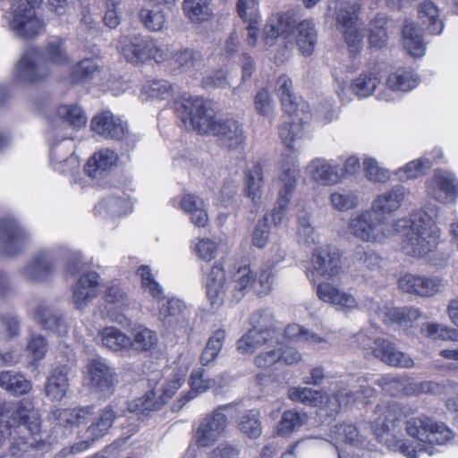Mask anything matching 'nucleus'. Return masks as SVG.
<instances>
[{"label":"nucleus","instance_id":"33","mask_svg":"<svg viewBox=\"0 0 458 458\" xmlns=\"http://www.w3.org/2000/svg\"><path fill=\"white\" fill-rule=\"evenodd\" d=\"M180 206L196 226L205 227L208 225L207 206L202 199L196 195L186 194L182 197Z\"/></svg>","mask_w":458,"mask_h":458},{"label":"nucleus","instance_id":"36","mask_svg":"<svg viewBox=\"0 0 458 458\" xmlns=\"http://www.w3.org/2000/svg\"><path fill=\"white\" fill-rule=\"evenodd\" d=\"M419 19L423 30L431 35H438L444 29V24L439 18L438 7L431 1H423L419 8Z\"/></svg>","mask_w":458,"mask_h":458},{"label":"nucleus","instance_id":"6","mask_svg":"<svg viewBox=\"0 0 458 458\" xmlns=\"http://www.w3.org/2000/svg\"><path fill=\"white\" fill-rule=\"evenodd\" d=\"M117 48L125 60L131 64H140L148 59L162 63L170 54L166 47L141 34L123 36Z\"/></svg>","mask_w":458,"mask_h":458},{"label":"nucleus","instance_id":"56","mask_svg":"<svg viewBox=\"0 0 458 458\" xmlns=\"http://www.w3.org/2000/svg\"><path fill=\"white\" fill-rule=\"evenodd\" d=\"M225 339V331L218 329L208 339L204 351L200 356L202 365L207 366L214 361L218 356Z\"/></svg>","mask_w":458,"mask_h":458},{"label":"nucleus","instance_id":"5","mask_svg":"<svg viewBox=\"0 0 458 458\" xmlns=\"http://www.w3.org/2000/svg\"><path fill=\"white\" fill-rule=\"evenodd\" d=\"M174 109L182 121L189 123L193 131L213 135L218 120L214 109L203 98L184 93L174 102Z\"/></svg>","mask_w":458,"mask_h":458},{"label":"nucleus","instance_id":"37","mask_svg":"<svg viewBox=\"0 0 458 458\" xmlns=\"http://www.w3.org/2000/svg\"><path fill=\"white\" fill-rule=\"evenodd\" d=\"M140 20L150 31H161L166 24V14L162 4H145L140 11Z\"/></svg>","mask_w":458,"mask_h":458},{"label":"nucleus","instance_id":"52","mask_svg":"<svg viewBox=\"0 0 458 458\" xmlns=\"http://www.w3.org/2000/svg\"><path fill=\"white\" fill-rule=\"evenodd\" d=\"M25 431H28V429L18 427H12L7 429V427L4 424L0 427V445L4 443L7 437H10L13 439L12 453L13 455L18 454V452H27L32 446V443H29L25 436L20 437Z\"/></svg>","mask_w":458,"mask_h":458},{"label":"nucleus","instance_id":"26","mask_svg":"<svg viewBox=\"0 0 458 458\" xmlns=\"http://www.w3.org/2000/svg\"><path fill=\"white\" fill-rule=\"evenodd\" d=\"M99 275L89 272L80 277L73 287L72 302L77 310L86 308L98 294Z\"/></svg>","mask_w":458,"mask_h":458},{"label":"nucleus","instance_id":"59","mask_svg":"<svg viewBox=\"0 0 458 458\" xmlns=\"http://www.w3.org/2000/svg\"><path fill=\"white\" fill-rule=\"evenodd\" d=\"M174 62L185 71L197 70L203 66L201 54L191 48H182L174 55Z\"/></svg>","mask_w":458,"mask_h":458},{"label":"nucleus","instance_id":"3","mask_svg":"<svg viewBox=\"0 0 458 458\" xmlns=\"http://www.w3.org/2000/svg\"><path fill=\"white\" fill-rule=\"evenodd\" d=\"M407 225L406 219L391 220L369 208L350 217L347 231L360 242L382 244Z\"/></svg>","mask_w":458,"mask_h":458},{"label":"nucleus","instance_id":"2","mask_svg":"<svg viewBox=\"0 0 458 458\" xmlns=\"http://www.w3.org/2000/svg\"><path fill=\"white\" fill-rule=\"evenodd\" d=\"M69 62L64 40L55 38L47 42L42 52L35 48L24 52L16 66L14 80L20 83H33L49 72L47 64H65Z\"/></svg>","mask_w":458,"mask_h":458},{"label":"nucleus","instance_id":"11","mask_svg":"<svg viewBox=\"0 0 458 458\" xmlns=\"http://www.w3.org/2000/svg\"><path fill=\"white\" fill-rule=\"evenodd\" d=\"M13 5V14L9 21L10 29L20 38H32L40 35L45 30V23L37 16L34 6L42 0H26Z\"/></svg>","mask_w":458,"mask_h":458},{"label":"nucleus","instance_id":"53","mask_svg":"<svg viewBox=\"0 0 458 458\" xmlns=\"http://www.w3.org/2000/svg\"><path fill=\"white\" fill-rule=\"evenodd\" d=\"M276 92L286 113L297 111L296 98L293 93V82L286 75H281L276 81Z\"/></svg>","mask_w":458,"mask_h":458},{"label":"nucleus","instance_id":"10","mask_svg":"<svg viewBox=\"0 0 458 458\" xmlns=\"http://www.w3.org/2000/svg\"><path fill=\"white\" fill-rule=\"evenodd\" d=\"M358 11L356 4L344 2L336 15L337 28L343 33L349 54L352 56L360 52L365 37L364 27L358 21Z\"/></svg>","mask_w":458,"mask_h":458},{"label":"nucleus","instance_id":"21","mask_svg":"<svg viewBox=\"0 0 458 458\" xmlns=\"http://www.w3.org/2000/svg\"><path fill=\"white\" fill-rule=\"evenodd\" d=\"M88 373L91 386L101 392L110 391L117 382L114 369L103 358L91 360Z\"/></svg>","mask_w":458,"mask_h":458},{"label":"nucleus","instance_id":"15","mask_svg":"<svg viewBox=\"0 0 458 458\" xmlns=\"http://www.w3.org/2000/svg\"><path fill=\"white\" fill-rule=\"evenodd\" d=\"M29 233L13 219H0V251L13 256L19 253L29 242Z\"/></svg>","mask_w":458,"mask_h":458},{"label":"nucleus","instance_id":"38","mask_svg":"<svg viewBox=\"0 0 458 458\" xmlns=\"http://www.w3.org/2000/svg\"><path fill=\"white\" fill-rule=\"evenodd\" d=\"M293 27L289 19L284 16L273 17L267 21L264 28V42L267 47H272L276 38H286Z\"/></svg>","mask_w":458,"mask_h":458},{"label":"nucleus","instance_id":"63","mask_svg":"<svg viewBox=\"0 0 458 458\" xmlns=\"http://www.w3.org/2000/svg\"><path fill=\"white\" fill-rule=\"evenodd\" d=\"M99 71V65L95 59L86 58L74 65L71 72V80L74 83L92 78Z\"/></svg>","mask_w":458,"mask_h":458},{"label":"nucleus","instance_id":"9","mask_svg":"<svg viewBox=\"0 0 458 458\" xmlns=\"http://www.w3.org/2000/svg\"><path fill=\"white\" fill-rule=\"evenodd\" d=\"M4 424L7 429L12 427L25 428L31 436L40 431L38 411L32 407L31 403L24 400L17 403L0 401V427Z\"/></svg>","mask_w":458,"mask_h":458},{"label":"nucleus","instance_id":"4","mask_svg":"<svg viewBox=\"0 0 458 458\" xmlns=\"http://www.w3.org/2000/svg\"><path fill=\"white\" fill-rule=\"evenodd\" d=\"M410 230L403 242V250L411 257H424L436 250L440 239V230L433 217L424 210L411 215L408 221Z\"/></svg>","mask_w":458,"mask_h":458},{"label":"nucleus","instance_id":"54","mask_svg":"<svg viewBox=\"0 0 458 458\" xmlns=\"http://www.w3.org/2000/svg\"><path fill=\"white\" fill-rule=\"evenodd\" d=\"M332 207L341 212L355 208L359 205L357 194L347 189H338L333 191L329 197Z\"/></svg>","mask_w":458,"mask_h":458},{"label":"nucleus","instance_id":"23","mask_svg":"<svg viewBox=\"0 0 458 458\" xmlns=\"http://www.w3.org/2000/svg\"><path fill=\"white\" fill-rule=\"evenodd\" d=\"M213 135L218 137L222 144L232 150L242 148L246 140L242 124L231 118L218 119Z\"/></svg>","mask_w":458,"mask_h":458},{"label":"nucleus","instance_id":"49","mask_svg":"<svg viewBox=\"0 0 458 458\" xmlns=\"http://www.w3.org/2000/svg\"><path fill=\"white\" fill-rule=\"evenodd\" d=\"M400 436L394 438L385 437V445L393 452H399L406 458H419L420 454L426 452V445L422 444H414L408 439H401Z\"/></svg>","mask_w":458,"mask_h":458},{"label":"nucleus","instance_id":"60","mask_svg":"<svg viewBox=\"0 0 458 458\" xmlns=\"http://www.w3.org/2000/svg\"><path fill=\"white\" fill-rule=\"evenodd\" d=\"M284 337L289 340L303 342L309 344H315L326 342V340L318 334L302 328L297 324L288 325L284 329Z\"/></svg>","mask_w":458,"mask_h":458},{"label":"nucleus","instance_id":"20","mask_svg":"<svg viewBox=\"0 0 458 458\" xmlns=\"http://www.w3.org/2000/svg\"><path fill=\"white\" fill-rule=\"evenodd\" d=\"M403 292L420 297H430L437 293L442 286V280L413 274H405L398 281Z\"/></svg>","mask_w":458,"mask_h":458},{"label":"nucleus","instance_id":"29","mask_svg":"<svg viewBox=\"0 0 458 458\" xmlns=\"http://www.w3.org/2000/svg\"><path fill=\"white\" fill-rule=\"evenodd\" d=\"M302 119L299 117L297 111L295 113H287L284 116L279 126V136L284 144L291 148L295 149L300 147L299 141L305 135Z\"/></svg>","mask_w":458,"mask_h":458},{"label":"nucleus","instance_id":"24","mask_svg":"<svg viewBox=\"0 0 458 458\" xmlns=\"http://www.w3.org/2000/svg\"><path fill=\"white\" fill-rule=\"evenodd\" d=\"M311 265L318 276L331 278L341 272L340 254L335 248L322 247L313 253Z\"/></svg>","mask_w":458,"mask_h":458},{"label":"nucleus","instance_id":"61","mask_svg":"<svg viewBox=\"0 0 458 458\" xmlns=\"http://www.w3.org/2000/svg\"><path fill=\"white\" fill-rule=\"evenodd\" d=\"M239 428L241 431L249 437H259L262 433L259 411L256 410H250L243 414L240 420Z\"/></svg>","mask_w":458,"mask_h":458},{"label":"nucleus","instance_id":"1","mask_svg":"<svg viewBox=\"0 0 458 458\" xmlns=\"http://www.w3.org/2000/svg\"><path fill=\"white\" fill-rule=\"evenodd\" d=\"M257 275L249 266L239 267L228 280L224 267L215 264L207 273L205 286L213 310H218L227 301H239L252 288Z\"/></svg>","mask_w":458,"mask_h":458},{"label":"nucleus","instance_id":"7","mask_svg":"<svg viewBox=\"0 0 458 458\" xmlns=\"http://www.w3.org/2000/svg\"><path fill=\"white\" fill-rule=\"evenodd\" d=\"M405 431L424 445H446L454 437V432L445 423L425 415L407 420Z\"/></svg>","mask_w":458,"mask_h":458},{"label":"nucleus","instance_id":"42","mask_svg":"<svg viewBox=\"0 0 458 458\" xmlns=\"http://www.w3.org/2000/svg\"><path fill=\"white\" fill-rule=\"evenodd\" d=\"M386 84L391 90L406 92L417 86L418 80L411 70L399 68L394 72L389 74Z\"/></svg>","mask_w":458,"mask_h":458},{"label":"nucleus","instance_id":"12","mask_svg":"<svg viewBox=\"0 0 458 458\" xmlns=\"http://www.w3.org/2000/svg\"><path fill=\"white\" fill-rule=\"evenodd\" d=\"M377 418L374 420V430L377 439L385 444L386 438L401 436L402 421L406 414L402 406L392 402H383L375 407Z\"/></svg>","mask_w":458,"mask_h":458},{"label":"nucleus","instance_id":"13","mask_svg":"<svg viewBox=\"0 0 458 458\" xmlns=\"http://www.w3.org/2000/svg\"><path fill=\"white\" fill-rule=\"evenodd\" d=\"M184 377L178 375L169 381L157 396L156 390L148 391L143 396L128 404V410L140 415L148 416L150 411H157L176 393L184 383Z\"/></svg>","mask_w":458,"mask_h":458},{"label":"nucleus","instance_id":"16","mask_svg":"<svg viewBox=\"0 0 458 458\" xmlns=\"http://www.w3.org/2000/svg\"><path fill=\"white\" fill-rule=\"evenodd\" d=\"M319 300L335 308L337 311L350 313L360 310L358 299L350 292L324 282L317 286Z\"/></svg>","mask_w":458,"mask_h":458},{"label":"nucleus","instance_id":"62","mask_svg":"<svg viewBox=\"0 0 458 458\" xmlns=\"http://www.w3.org/2000/svg\"><path fill=\"white\" fill-rule=\"evenodd\" d=\"M247 195L256 201L260 199L263 186L262 168L259 165H253L246 175Z\"/></svg>","mask_w":458,"mask_h":458},{"label":"nucleus","instance_id":"8","mask_svg":"<svg viewBox=\"0 0 458 458\" xmlns=\"http://www.w3.org/2000/svg\"><path fill=\"white\" fill-rule=\"evenodd\" d=\"M250 319L253 328L249 330L237 344V348L242 353H252L264 344H273L277 335L269 310H259L252 314Z\"/></svg>","mask_w":458,"mask_h":458},{"label":"nucleus","instance_id":"22","mask_svg":"<svg viewBox=\"0 0 458 458\" xmlns=\"http://www.w3.org/2000/svg\"><path fill=\"white\" fill-rule=\"evenodd\" d=\"M306 173L323 186L336 184L341 180V168L331 160L321 157L312 159L306 166Z\"/></svg>","mask_w":458,"mask_h":458},{"label":"nucleus","instance_id":"30","mask_svg":"<svg viewBox=\"0 0 458 458\" xmlns=\"http://www.w3.org/2000/svg\"><path fill=\"white\" fill-rule=\"evenodd\" d=\"M405 191L403 186L397 185L390 191L377 195L372 201L371 209L377 216H386L400 208L404 199Z\"/></svg>","mask_w":458,"mask_h":458},{"label":"nucleus","instance_id":"46","mask_svg":"<svg viewBox=\"0 0 458 458\" xmlns=\"http://www.w3.org/2000/svg\"><path fill=\"white\" fill-rule=\"evenodd\" d=\"M132 339L130 348L139 352H147L154 349L158 343L157 332L144 327L138 326L132 329Z\"/></svg>","mask_w":458,"mask_h":458},{"label":"nucleus","instance_id":"57","mask_svg":"<svg viewBox=\"0 0 458 458\" xmlns=\"http://www.w3.org/2000/svg\"><path fill=\"white\" fill-rule=\"evenodd\" d=\"M215 380L205 376V370L202 369H194L190 377L191 390L185 396V403L193 399L198 394L203 393L215 386Z\"/></svg>","mask_w":458,"mask_h":458},{"label":"nucleus","instance_id":"27","mask_svg":"<svg viewBox=\"0 0 458 458\" xmlns=\"http://www.w3.org/2000/svg\"><path fill=\"white\" fill-rule=\"evenodd\" d=\"M298 176L299 169L297 165L293 164L292 165L283 166V173L280 177L283 186L277 199L278 208L272 214V220L275 223L282 220V212L292 199L296 188Z\"/></svg>","mask_w":458,"mask_h":458},{"label":"nucleus","instance_id":"31","mask_svg":"<svg viewBox=\"0 0 458 458\" xmlns=\"http://www.w3.org/2000/svg\"><path fill=\"white\" fill-rule=\"evenodd\" d=\"M116 153L109 148L96 152L87 162L85 172L91 178H101L117 164Z\"/></svg>","mask_w":458,"mask_h":458},{"label":"nucleus","instance_id":"43","mask_svg":"<svg viewBox=\"0 0 458 458\" xmlns=\"http://www.w3.org/2000/svg\"><path fill=\"white\" fill-rule=\"evenodd\" d=\"M381 258L378 253L368 247L358 246L352 256V262L361 271L378 272Z\"/></svg>","mask_w":458,"mask_h":458},{"label":"nucleus","instance_id":"17","mask_svg":"<svg viewBox=\"0 0 458 458\" xmlns=\"http://www.w3.org/2000/svg\"><path fill=\"white\" fill-rule=\"evenodd\" d=\"M226 425L227 419L221 411V408L201 419L195 435L198 446L208 447L213 445L222 435Z\"/></svg>","mask_w":458,"mask_h":458},{"label":"nucleus","instance_id":"40","mask_svg":"<svg viewBox=\"0 0 458 458\" xmlns=\"http://www.w3.org/2000/svg\"><path fill=\"white\" fill-rule=\"evenodd\" d=\"M287 397L295 403L318 407L324 403L325 394L320 390L310 387L292 386L288 389Z\"/></svg>","mask_w":458,"mask_h":458},{"label":"nucleus","instance_id":"25","mask_svg":"<svg viewBox=\"0 0 458 458\" xmlns=\"http://www.w3.org/2000/svg\"><path fill=\"white\" fill-rule=\"evenodd\" d=\"M33 318L45 330L60 336L68 334L69 325L66 318L62 313L48 305L38 304L33 310Z\"/></svg>","mask_w":458,"mask_h":458},{"label":"nucleus","instance_id":"47","mask_svg":"<svg viewBox=\"0 0 458 458\" xmlns=\"http://www.w3.org/2000/svg\"><path fill=\"white\" fill-rule=\"evenodd\" d=\"M308 415L305 412H300L293 409L285 411L278 422L277 433L280 436H288L299 430L308 422Z\"/></svg>","mask_w":458,"mask_h":458},{"label":"nucleus","instance_id":"14","mask_svg":"<svg viewBox=\"0 0 458 458\" xmlns=\"http://www.w3.org/2000/svg\"><path fill=\"white\" fill-rule=\"evenodd\" d=\"M138 276L141 279V284L153 298L159 301V311L164 317H173L181 314L185 304L179 299L163 298V289L155 280L150 268L148 266H141L137 270Z\"/></svg>","mask_w":458,"mask_h":458},{"label":"nucleus","instance_id":"34","mask_svg":"<svg viewBox=\"0 0 458 458\" xmlns=\"http://www.w3.org/2000/svg\"><path fill=\"white\" fill-rule=\"evenodd\" d=\"M296 45L300 52L306 56L310 55L318 42L315 23L309 20L301 21L295 30Z\"/></svg>","mask_w":458,"mask_h":458},{"label":"nucleus","instance_id":"58","mask_svg":"<svg viewBox=\"0 0 458 458\" xmlns=\"http://www.w3.org/2000/svg\"><path fill=\"white\" fill-rule=\"evenodd\" d=\"M434 181L437 189L454 201L458 197V179L447 171H437Z\"/></svg>","mask_w":458,"mask_h":458},{"label":"nucleus","instance_id":"48","mask_svg":"<svg viewBox=\"0 0 458 458\" xmlns=\"http://www.w3.org/2000/svg\"><path fill=\"white\" fill-rule=\"evenodd\" d=\"M0 386L14 395H21L31 389V383L21 374L3 371L0 373Z\"/></svg>","mask_w":458,"mask_h":458},{"label":"nucleus","instance_id":"45","mask_svg":"<svg viewBox=\"0 0 458 458\" xmlns=\"http://www.w3.org/2000/svg\"><path fill=\"white\" fill-rule=\"evenodd\" d=\"M100 336L103 345L114 352L127 350L131 344V338L114 327H105Z\"/></svg>","mask_w":458,"mask_h":458},{"label":"nucleus","instance_id":"44","mask_svg":"<svg viewBox=\"0 0 458 458\" xmlns=\"http://www.w3.org/2000/svg\"><path fill=\"white\" fill-rule=\"evenodd\" d=\"M331 437L337 443H344L355 447L362 446L364 442L356 426L351 423L335 425L331 430Z\"/></svg>","mask_w":458,"mask_h":458},{"label":"nucleus","instance_id":"51","mask_svg":"<svg viewBox=\"0 0 458 458\" xmlns=\"http://www.w3.org/2000/svg\"><path fill=\"white\" fill-rule=\"evenodd\" d=\"M107 428L102 426L98 420L86 429L83 440L71 446V453L78 454L89 449L94 443L103 437L108 431Z\"/></svg>","mask_w":458,"mask_h":458},{"label":"nucleus","instance_id":"28","mask_svg":"<svg viewBox=\"0 0 458 458\" xmlns=\"http://www.w3.org/2000/svg\"><path fill=\"white\" fill-rule=\"evenodd\" d=\"M373 354L392 367L411 368L414 364L408 354L399 351L394 344L386 339L374 341Z\"/></svg>","mask_w":458,"mask_h":458},{"label":"nucleus","instance_id":"64","mask_svg":"<svg viewBox=\"0 0 458 458\" xmlns=\"http://www.w3.org/2000/svg\"><path fill=\"white\" fill-rule=\"evenodd\" d=\"M51 165L55 170L62 174H73L79 168V159L74 154L63 157L59 150L55 148L51 153Z\"/></svg>","mask_w":458,"mask_h":458},{"label":"nucleus","instance_id":"50","mask_svg":"<svg viewBox=\"0 0 458 458\" xmlns=\"http://www.w3.org/2000/svg\"><path fill=\"white\" fill-rule=\"evenodd\" d=\"M379 82L377 73L372 72H362L352 81L351 90L358 98H368L373 94Z\"/></svg>","mask_w":458,"mask_h":458},{"label":"nucleus","instance_id":"55","mask_svg":"<svg viewBox=\"0 0 458 458\" xmlns=\"http://www.w3.org/2000/svg\"><path fill=\"white\" fill-rule=\"evenodd\" d=\"M57 116L74 128L85 126L88 117L78 105H63L56 110Z\"/></svg>","mask_w":458,"mask_h":458},{"label":"nucleus","instance_id":"35","mask_svg":"<svg viewBox=\"0 0 458 458\" xmlns=\"http://www.w3.org/2000/svg\"><path fill=\"white\" fill-rule=\"evenodd\" d=\"M403 46L410 55L421 57L425 53L422 30L413 21H406L403 28Z\"/></svg>","mask_w":458,"mask_h":458},{"label":"nucleus","instance_id":"19","mask_svg":"<svg viewBox=\"0 0 458 458\" xmlns=\"http://www.w3.org/2000/svg\"><path fill=\"white\" fill-rule=\"evenodd\" d=\"M54 272V261L50 250H43L34 255L22 268L24 277L32 283L47 282Z\"/></svg>","mask_w":458,"mask_h":458},{"label":"nucleus","instance_id":"32","mask_svg":"<svg viewBox=\"0 0 458 458\" xmlns=\"http://www.w3.org/2000/svg\"><path fill=\"white\" fill-rule=\"evenodd\" d=\"M420 315V310L414 307H383L377 311V317L383 323L400 326H408L417 320Z\"/></svg>","mask_w":458,"mask_h":458},{"label":"nucleus","instance_id":"18","mask_svg":"<svg viewBox=\"0 0 458 458\" xmlns=\"http://www.w3.org/2000/svg\"><path fill=\"white\" fill-rule=\"evenodd\" d=\"M91 130L106 139L122 140L128 133V127L110 111L95 115L90 123Z\"/></svg>","mask_w":458,"mask_h":458},{"label":"nucleus","instance_id":"41","mask_svg":"<svg viewBox=\"0 0 458 458\" xmlns=\"http://www.w3.org/2000/svg\"><path fill=\"white\" fill-rule=\"evenodd\" d=\"M69 388L67 375L62 369H55L47 377L45 386L46 395L53 401L61 400Z\"/></svg>","mask_w":458,"mask_h":458},{"label":"nucleus","instance_id":"39","mask_svg":"<svg viewBox=\"0 0 458 458\" xmlns=\"http://www.w3.org/2000/svg\"><path fill=\"white\" fill-rule=\"evenodd\" d=\"M212 0H183L184 15L194 23H202L212 16L210 4Z\"/></svg>","mask_w":458,"mask_h":458}]
</instances>
